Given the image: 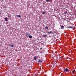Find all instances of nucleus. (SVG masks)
Here are the masks:
<instances>
[{
  "mask_svg": "<svg viewBox=\"0 0 76 76\" xmlns=\"http://www.w3.org/2000/svg\"><path fill=\"white\" fill-rule=\"evenodd\" d=\"M67 28H73V27H72V26H69V27H67Z\"/></svg>",
  "mask_w": 76,
  "mask_h": 76,
  "instance_id": "14",
  "label": "nucleus"
},
{
  "mask_svg": "<svg viewBox=\"0 0 76 76\" xmlns=\"http://www.w3.org/2000/svg\"><path fill=\"white\" fill-rule=\"evenodd\" d=\"M68 71H69V72L70 71V70H69V69H68L66 68L64 70V72H67Z\"/></svg>",
  "mask_w": 76,
  "mask_h": 76,
  "instance_id": "1",
  "label": "nucleus"
},
{
  "mask_svg": "<svg viewBox=\"0 0 76 76\" xmlns=\"http://www.w3.org/2000/svg\"><path fill=\"white\" fill-rule=\"evenodd\" d=\"M4 8H6V5L4 7Z\"/></svg>",
  "mask_w": 76,
  "mask_h": 76,
  "instance_id": "18",
  "label": "nucleus"
},
{
  "mask_svg": "<svg viewBox=\"0 0 76 76\" xmlns=\"http://www.w3.org/2000/svg\"><path fill=\"white\" fill-rule=\"evenodd\" d=\"M28 37L30 38H32V36H29Z\"/></svg>",
  "mask_w": 76,
  "mask_h": 76,
  "instance_id": "11",
  "label": "nucleus"
},
{
  "mask_svg": "<svg viewBox=\"0 0 76 76\" xmlns=\"http://www.w3.org/2000/svg\"><path fill=\"white\" fill-rule=\"evenodd\" d=\"M38 62H42V61L41 59H39L38 60Z\"/></svg>",
  "mask_w": 76,
  "mask_h": 76,
  "instance_id": "3",
  "label": "nucleus"
},
{
  "mask_svg": "<svg viewBox=\"0 0 76 76\" xmlns=\"http://www.w3.org/2000/svg\"><path fill=\"white\" fill-rule=\"evenodd\" d=\"M67 22H69V21H67Z\"/></svg>",
  "mask_w": 76,
  "mask_h": 76,
  "instance_id": "21",
  "label": "nucleus"
},
{
  "mask_svg": "<svg viewBox=\"0 0 76 76\" xmlns=\"http://www.w3.org/2000/svg\"><path fill=\"white\" fill-rule=\"evenodd\" d=\"M17 17H21V16L20 15H17L16 16Z\"/></svg>",
  "mask_w": 76,
  "mask_h": 76,
  "instance_id": "12",
  "label": "nucleus"
},
{
  "mask_svg": "<svg viewBox=\"0 0 76 76\" xmlns=\"http://www.w3.org/2000/svg\"><path fill=\"white\" fill-rule=\"evenodd\" d=\"M45 12H43L42 13V15H44V14H45Z\"/></svg>",
  "mask_w": 76,
  "mask_h": 76,
  "instance_id": "10",
  "label": "nucleus"
},
{
  "mask_svg": "<svg viewBox=\"0 0 76 76\" xmlns=\"http://www.w3.org/2000/svg\"><path fill=\"white\" fill-rule=\"evenodd\" d=\"M26 35H28V36H29V35H30V34L26 33Z\"/></svg>",
  "mask_w": 76,
  "mask_h": 76,
  "instance_id": "7",
  "label": "nucleus"
},
{
  "mask_svg": "<svg viewBox=\"0 0 76 76\" xmlns=\"http://www.w3.org/2000/svg\"><path fill=\"white\" fill-rule=\"evenodd\" d=\"M53 32V31H50L49 32H48L47 33H48V34H52Z\"/></svg>",
  "mask_w": 76,
  "mask_h": 76,
  "instance_id": "5",
  "label": "nucleus"
},
{
  "mask_svg": "<svg viewBox=\"0 0 76 76\" xmlns=\"http://www.w3.org/2000/svg\"><path fill=\"white\" fill-rule=\"evenodd\" d=\"M34 59L35 60H37V57H34Z\"/></svg>",
  "mask_w": 76,
  "mask_h": 76,
  "instance_id": "13",
  "label": "nucleus"
},
{
  "mask_svg": "<svg viewBox=\"0 0 76 76\" xmlns=\"http://www.w3.org/2000/svg\"><path fill=\"white\" fill-rule=\"evenodd\" d=\"M61 29H63V28H64V26H61Z\"/></svg>",
  "mask_w": 76,
  "mask_h": 76,
  "instance_id": "8",
  "label": "nucleus"
},
{
  "mask_svg": "<svg viewBox=\"0 0 76 76\" xmlns=\"http://www.w3.org/2000/svg\"><path fill=\"white\" fill-rule=\"evenodd\" d=\"M46 1H47L48 2H49V1H50V0H46Z\"/></svg>",
  "mask_w": 76,
  "mask_h": 76,
  "instance_id": "16",
  "label": "nucleus"
},
{
  "mask_svg": "<svg viewBox=\"0 0 76 76\" xmlns=\"http://www.w3.org/2000/svg\"><path fill=\"white\" fill-rule=\"evenodd\" d=\"M60 58H61V57H60Z\"/></svg>",
  "mask_w": 76,
  "mask_h": 76,
  "instance_id": "19",
  "label": "nucleus"
},
{
  "mask_svg": "<svg viewBox=\"0 0 76 76\" xmlns=\"http://www.w3.org/2000/svg\"><path fill=\"white\" fill-rule=\"evenodd\" d=\"M47 37V35H43V37H44V38H45V37Z\"/></svg>",
  "mask_w": 76,
  "mask_h": 76,
  "instance_id": "6",
  "label": "nucleus"
},
{
  "mask_svg": "<svg viewBox=\"0 0 76 76\" xmlns=\"http://www.w3.org/2000/svg\"><path fill=\"white\" fill-rule=\"evenodd\" d=\"M8 45L10 46V47H14V45H10L9 44Z\"/></svg>",
  "mask_w": 76,
  "mask_h": 76,
  "instance_id": "2",
  "label": "nucleus"
},
{
  "mask_svg": "<svg viewBox=\"0 0 76 76\" xmlns=\"http://www.w3.org/2000/svg\"><path fill=\"white\" fill-rule=\"evenodd\" d=\"M5 21H6V22L8 20H7V18H5Z\"/></svg>",
  "mask_w": 76,
  "mask_h": 76,
  "instance_id": "9",
  "label": "nucleus"
},
{
  "mask_svg": "<svg viewBox=\"0 0 76 76\" xmlns=\"http://www.w3.org/2000/svg\"><path fill=\"white\" fill-rule=\"evenodd\" d=\"M2 0V1H3L4 0Z\"/></svg>",
  "mask_w": 76,
  "mask_h": 76,
  "instance_id": "20",
  "label": "nucleus"
},
{
  "mask_svg": "<svg viewBox=\"0 0 76 76\" xmlns=\"http://www.w3.org/2000/svg\"><path fill=\"white\" fill-rule=\"evenodd\" d=\"M76 72V71L75 69H74L72 71V73H73V74H75V72Z\"/></svg>",
  "mask_w": 76,
  "mask_h": 76,
  "instance_id": "4",
  "label": "nucleus"
},
{
  "mask_svg": "<svg viewBox=\"0 0 76 76\" xmlns=\"http://www.w3.org/2000/svg\"><path fill=\"white\" fill-rule=\"evenodd\" d=\"M67 12H65L64 13L65 14H65H66L67 13Z\"/></svg>",
  "mask_w": 76,
  "mask_h": 76,
  "instance_id": "17",
  "label": "nucleus"
},
{
  "mask_svg": "<svg viewBox=\"0 0 76 76\" xmlns=\"http://www.w3.org/2000/svg\"><path fill=\"white\" fill-rule=\"evenodd\" d=\"M45 29H48V27L47 26H46L45 27Z\"/></svg>",
  "mask_w": 76,
  "mask_h": 76,
  "instance_id": "15",
  "label": "nucleus"
}]
</instances>
